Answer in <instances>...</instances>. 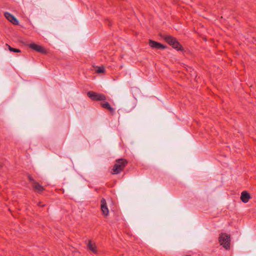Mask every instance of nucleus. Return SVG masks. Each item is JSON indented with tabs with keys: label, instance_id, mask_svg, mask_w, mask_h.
Masks as SVG:
<instances>
[{
	"label": "nucleus",
	"instance_id": "nucleus-9",
	"mask_svg": "<svg viewBox=\"0 0 256 256\" xmlns=\"http://www.w3.org/2000/svg\"><path fill=\"white\" fill-rule=\"evenodd\" d=\"M250 198V195L246 191H243L241 194L240 199L244 203H246Z\"/></svg>",
	"mask_w": 256,
	"mask_h": 256
},
{
	"label": "nucleus",
	"instance_id": "nucleus-13",
	"mask_svg": "<svg viewBox=\"0 0 256 256\" xmlns=\"http://www.w3.org/2000/svg\"><path fill=\"white\" fill-rule=\"evenodd\" d=\"M101 105L103 108L110 110L111 112L114 111L113 108H112L110 104L107 102H102Z\"/></svg>",
	"mask_w": 256,
	"mask_h": 256
},
{
	"label": "nucleus",
	"instance_id": "nucleus-15",
	"mask_svg": "<svg viewBox=\"0 0 256 256\" xmlns=\"http://www.w3.org/2000/svg\"><path fill=\"white\" fill-rule=\"evenodd\" d=\"M8 49L10 51L15 52H20V50L19 49L14 48H11L10 46H8Z\"/></svg>",
	"mask_w": 256,
	"mask_h": 256
},
{
	"label": "nucleus",
	"instance_id": "nucleus-3",
	"mask_svg": "<svg viewBox=\"0 0 256 256\" xmlns=\"http://www.w3.org/2000/svg\"><path fill=\"white\" fill-rule=\"evenodd\" d=\"M126 162L124 161L122 159L118 160L114 167V172L115 174L120 173L125 166Z\"/></svg>",
	"mask_w": 256,
	"mask_h": 256
},
{
	"label": "nucleus",
	"instance_id": "nucleus-12",
	"mask_svg": "<svg viewBox=\"0 0 256 256\" xmlns=\"http://www.w3.org/2000/svg\"><path fill=\"white\" fill-rule=\"evenodd\" d=\"M98 94L94 92H89L88 93V96L92 100H97Z\"/></svg>",
	"mask_w": 256,
	"mask_h": 256
},
{
	"label": "nucleus",
	"instance_id": "nucleus-6",
	"mask_svg": "<svg viewBox=\"0 0 256 256\" xmlns=\"http://www.w3.org/2000/svg\"><path fill=\"white\" fill-rule=\"evenodd\" d=\"M87 248L94 254H97L98 250L96 244L92 240H90L87 243Z\"/></svg>",
	"mask_w": 256,
	"mask_h": 256
},
{
	"label": "nucleus",
	"instance_id": "nucleus-2",
	"mask_svg": "<svg viewBox=\"0 0 256 256\" xmlns=\"http://www.w3.org/2000/svg\"><path fill=\"white\" fill-rule=\"evenodd\" d=\"M230 236L226 234H221L219 237V242L226 250L230 248Z\"/></svg>",
	"mask_w": 256,
	"mask_h": 256
},
{
	"label": "nucleus",
	"instance_id": "nucleus-10",
	"mask_svg": "<svg viewBox=\"0 0 256 256\" xmlns=\"http://www.w3.org/2000/svg\"><path fill=\"white\" fill-rule=\"evenodd\" d=\"M33 188L38 192H40L44 190L43 187L40 185L39 184L36 182V181H34V183L32 184Z\"/></svg>",
	"mask_w": 256,
	"mask_h": 256
},
{
	"label": "nucleus",
	"instance_id": "nucleus-8",
	"mask_svg": "<svg viewBox=\"0 0 256 256\" xmlns=\"http://www.w3.org/2000/svg\"><path fill=\"white\" fill-rule=\"evenodd\" d=\"M149 44L150 46L152 48H166L162 44H161L152 40H150Z\"/></svg>",
	"mask_w": 256,
	"mask_h": 256
},
{
	"label": "nucleus",
	"instance_id": "nucleus-4",
	"mask_svg": "<svg viewBox=\"0 0 256 256\" xmlns=\"http://www.w3.org/2000/svg\"><path fill=\"white\" fill-rule=\"evenodd\" d=\"M100 206L103 214L107 216L108 214L109 210L106 206V201L104 198L101 200Z\"/></svg>",
	"mask_w": 256,
	"mask_h": 256
},
{
	"label": "nucleus",
	"instance_id": "nucleus-7",
	"mask_svg": "<svg viewBox=\"0 0 256 256\" xmlns=\"http://www.w3.org/2000/svg\"><path fill=\"white\" fill-rule=\"evenodd\" d=\"M29 46L32 49L42 53H45V50L41 46L36 44H31L29 45Z\"/></svg>",
	"mask_w": 256,
	"mask_h": 256
},
{
	"label": "nucleus",
	"instance_id": "nucleus-5",
	"mask_svg": "<svg viewBox=\"0 0 256 256\" xmlns=\"http://www.w3.org/2000/svg\"><path fill=\"white\" fill-rule=\"evenodd\" d=\"M4 16L6 18L9 20L10 22H11L14 24H18V20L12 14H10L6 12L4 13Z\"/></svg>",
	"mask_w": 256,
	"mask_h": 256
},
{
	"label": "nucleus",
	"instance_id": "nucleus-11",
	"mask_svg": "<svg viewBox=\"0 0 256 256\" xmlns=\"http://www.w3.org/2000/svg\"><path fill=\"white\" fill-rule=\"evenodd\" d=\"M94 70L98 74H102L104 73L105 72V68L104 66H94Z\"/></svg>",
	"mask_w": 256,
	"mask_h": 256
},
{
	"label": "nucleus",
	"instance_id": "nucleus-1",
	"mask_svg": "<svg viewBox=\"0 0 256 256\" xmlns=\"http://www.w3.org/2000/svg\"><path fill=\"white\" fill-rule=\"evenodd\" d=\"M162 36L168 44L172 46L174 48L178 50H182L181 46L174 37L166 34L162 35Z\"/></svg>",
	"mask_w": 256,
	"mask_h": 256
},
{
	"label": "nucleus",
	"instance_id": "nucleus-16",
	"mask_svg": "<svg viewBox=\"0 0 256 256\" xmlns=\"http://www.w3.org/2000/svg\"><path fill=\"white\" fill-rule=\"evenodd\" d=\"M28 179L30 181L32 182V184L34 183V180L30 176H28Z\"/></svg>",
	"mask_w": 256,
	"mask_h": 256
},
{
	"label": "nucleus",
	"instance_id": "nucleus-14",
	"mask_svg": "<svg viewBox=\"0 0 256 256\" xmlns=\"http://www.w3.org/2000/svg\"><path fill=\"white\" fill-rule=\"evenodd\" d=\"M106 100V96L104 95L101 94H98V96H97V100Z\"/></svg>",
	"mask_w": 256,
	"mask_h": 256
}]
</instances>
